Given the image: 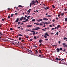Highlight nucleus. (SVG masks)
Masks as SVG:
<instances>
[{
    "mask_svg": "<svg viewBox=\"0 0 67 67\" xmlns=\"http://www.w3.org/2000/svg\"><path fill=\"white\" fill-rule=\"evenodd\" d=\"M62 44L64 47H67V44H66L65 43H63Z\"/></svg>",
    "mask_w": 67,
    "mask_h": 67,
    "instance_id": "obj_1",
    "label": "nucleus"
},
{
    "mask_svg": "<svg viewBox=\"0 0 67 67\" xmlns=\"http://www.w3.org/2000/svg\"><path fill=\"white\" fill-rule=\"evenodd\" d=\"M40 28L39 27H37L36 28V29H32V30H36V31H37L38 30H40Z\"/></svg>",
    "mask_w": 67,
    "mask_h": 67,
    "instance_id": "obj_2",
    "label": "nucleus"
},
{
    "mask_svg": "<svg viewBox=\"0 0 67 67\" xmlns=\"http://www.w3.org/2000/svg\"><path fill=\"white\" fill-rule=\"evenodd\" d=\"M60 27V26L59 25H58L57 27H55L54 28V29H58V28Z\"/></svg>",
    "mask_w": 67,
    "mask_h": 67,
    "instance_id": "obj_3",
    "label": "nucleus"
},
{
    "mask_svg": "<svg viewBox=\"0 0 67 67\" xmlns=\"http://www.w3.org/2000/svg\"><path fill=\"white\" fill-rule=\"evenodd\" d=\"M27 52H29V53H31L32 52V51L31 50L28 49L27 50Z\"/></svg>",
    "mask_w": 67,
    "mask_h": 67,
    "instance_id": "obj_4",
    "label": "nucleus"
},
{
    "mask_svg": "<svg viewBox=\"0 0 67 67\" xmlns=\"http://www.w3.org/2000/svg\"><path fill=\"white\" fill-rule=\"evenodd\" d=\"M19 18H17V19L15 21V23H16V22H19Z\"/></svg>",
    "mask_w": 67,
    "mask_h": 67,
    "instance_id": "obj_5",
    "label": "nucleus"
},
{
    "mask_svg": "<svg viewBox=\"0 0 67 67\" xmlns=\"http://www.w3.org/2000/svg\"><path fill=\"white\" fill-rule=\"evenodd\" d=\"M24 18V17L23 16H22L20 18V21H22Z\"/></svg>",
    "mask_w": 67,
    "mask_h": 67,
    "instance_id": "obj_6",
    "label": "nucleus"
},
{
    "mask_svg": "<svg viewBox=\"0 0 67 67\" xmlns=\"http://www.w3.org/2000/svg\"><path fill=\"white\" fill-rule=\"evenodd\" d=\"M21 42H22L23 43H24V42H25V41H24V40H23V38H22L21 39Z\"/></svg>",
    "mask_w": 67,
    "mask_h": 67,
    "instance_id": "obj_7",
    "label": "nucleus"
},
{
    "mask_svg": "<svg viewBox=\"0 0 67 67\" xmlns=\"http://www.w3.org/2000/svg\"><path fill=\"white\" fill-rule=\"evenodd\" d=\"M32 5L35 3H36V1H32Z\"/></svg>",
    "mask_w": 67,
    "mask_h": 67,
    "instance_id": "obj_8",
    "label": "nucleus"
},
{
    "mask_svg": "<svg viewBox=\"0 0 67 67\" xmlns=\"http://www.w3.org/2000/svg\"><path fill=\"white\" fill-rule=\"evenodd\" d=\"M45 35H46V36H49V35H48V34L47 32L45 33Z\"/></svg>",
    "mask_w": 67,
    "mask_h": 67,
    "instance_id": "obj_9",
    "label": "nucleus"
},
{
    "mask_svg": "<svg viewBox=\"0 0 67 67\" xmlns=\"http://www.w3.org/2000/svg\"><path fill=\"white\" fill-rule=\"evenodd\" d=\"M56 51L57 52H59L60 51V49L59 48H57L56 49Z\"/></svg>",
    "mask_w": 67,
    "mask_h": 67,
    "instance_id": "obj_10",
    "label": "nucleus"
},
{
    "mask_svg": "<svg viewBox=\"0 0 67 67\" xmlns=\"http://www.w3.org/2000/svg\"><path fill=\"white\" fill-rule=\"evenodd\" d=\"M55 60H60V59L58 58H56Z\"/></svg>",
    "mask_w": 67,
    "mask_h": 67,
    "instance_id": "obj_11",
    "label": "nucleus"
},
{
    "mask_svg": "<svg viewBox=\"0 0 67 67\" xmlns=\"http://www.w3.org/2000/svg\"><path fill=\"white\" fill-rule=\"evenodd\" d=\"M1 32V31H0V35H1V36H2V35H3V33H2V32Z\"/></svg>",
    "mask_w": 67,
    "mask_h": 67,
    "instance_id": "obj_12",
    "label": "nucleus"
},
{
    "mask_svg": "<svg viewBox=\"0 0 67 67\" xmlns=\"http://www.w3.org/2000/svg\"><path fill=\"white\" fill-rule=\"evenodd\" d=\"M43 20H44V21H45V20L47 21L48 20V19L46 18H43Z\"/></svg>",
    "mask_w": 67,
    "mask_h": 67,
    "instance_id": "obj_13",
    "label": "nucleus"
},
{
    "mask_svg": "<svg viewBox=\"0 0 67 67\" xmlns=\"http://www.w3.org/2000/svg\"><path fill=\"white\" fill-rule=\"evenodd\" d=\"M60 13H61V15L62 16H63V15H64V13H62V12H60Z\"/></svg>",
    "mask_w": 67,
    "mask_h": 67,
    "instance_id": "obj_14",
    "label": "nucleus"
},
{
    "mask_svg": "<svg viewBox=\"0 0 67 67\" xmlns=\"http://www.w3.org/2000/svg\"><path fill=\"white\" fill-rule=\"evenodd\" d=\"M18 36H23V35L22 34H19L18 35Z\"/></svg>",
    "mask_w": 67,
    "mask_h": 67,
    "instance_id": "obj_15",
    "label": "nucleus"
},
{
    "mask_svg": "<svg viewBox=\"0 0 67 67\" xmlns=\"http://www.w3.org/2000/svg\"><path fill=\"white\" fill-rule=\"evenodd\" d=\"M37 21H43V19H39V20H37Z\"/></svg>",
    "mask_w": 67,
    "mask_h": 67,
    "instance_id": "obj_16",
    "label": "nucleus"
},
{
    "mask_svg": "<svg viewBox=\"0 0 67 67\" xmlns=\"http://www.w3.org/2000/svg\"><path fill=\"white\" fill-rule=\"evenodd\" d=\"M34 40H36V39H37L36 38V36H34Z\"/></svg>",
    "mask_w": 67,
    "mask_h": 67,
    "instance_id": "obj_17",
    "label": "nucleus"
},
{
    "mask_svg": "<svg viewBox=\"0 0 67 67\" xmlns=\"http://www.w3.org/2000/svg\"><path fill=\"white\" fill-rule=\"evenodd\" d=\"M39 43H42V40H40L39 41Z\"/></svg>",
    "mask_w": 67,
    "mask_h": 67,
    "instance_id": "obj_18",
    "label": "nucleus"
},
{
    "mask_svg": "<svg viewBox=\"0 0 67 67\" xmlns=\"http://www.w3.org/2000/svg\"><path fill=\"white\" fill-rule=\"evenodd\" d=\"M38 53V51L36 50H35V54H37Z\"/></svg>",
    "mask_w": 67,
    "mask_h": 67,
    "instance_id": "obj_19",
    "label": "nucleus"
},
{
    "mask_svg": "<svg viewBox=\"0 0 67 67\" xmlns=\"http://www.w3.org/2000/svg\"><path fill=\"white\" fill-rule=\"evenodd\" d=\"M27 27H31V26H32V25H27Z\"/></svg>",
    "mask_w": 67,
    "mask_h": 67,
    "instance_id": "obj_20",
    "label": "nucleus"
},
{
    "mask_svg": "<svg viewBox=\"0 0 67 67\" xmlns=\"http://www.w3.org/2000/svg\"><path fill=\"white\" fill-rule=\"evenodd\" d=\"M21 38V37H19V41H20L21 40H22V39L21 38Z\"/></svg>",
    "mask_w": 67,
    "mask_h": 67,
    "instance_id": "obj_21",
    "label": "nucleus"
},
{
    "mask_svg": "<svg viewBox=\"0 0 67 67\" xmlns=\"http://www.w3.org/2000/svg\"><path fill=\"white\" fill-rule=\"evenodd\" d=\"M31 10V9H30L29 10H28L27 12H28L29 13H30V11Z\"/></svg>",
    "mask_w": 67,
    "mask_h": 67,
    "instance_id": "obj_22",
    "label": "nucleus"
},
{
    "mask_svg": "<svg viewBox=\"0 0 67 67\" xmlns=\"http://www.w3.org/2000/svg\"><path fill=\"white\" fill-rule=\"evenodd\" d=\"M59 49H60V51H62V50H63V48H60Z\"/></svg>",
    "mask_w": 67,
    "mask_h": 67,
    "instance_id": "obj_23",
    "label": "nucleus"
},
{
    "mask_svg": "<svg viewBox=\"0 0 67 67\" xmlns=\"http://www.w3.org/2000/svg\"><path fill=\"white\" fill-rule=\"evenodd\" d=\"M18 25H20V24H21V22H18Z\"/></svg>",
    "mask_w": 67,
    "mask_h": 67,
    "instance_id": "obj_24",
    "label": "nucleus"
},
{
    "mask_svg": "<svg viewBox=\"0 0 67 67\" xmlns=\"http://www.w3.org/2000/svg\"><path fill=\"white\" fill-rule=\"evenodd\" d=\"M32 3H31L30 4V7H31V6H32Z\"/></svg>",
    "mask_w": 67,
    "mask_h": 67,
    "instance_id": "obj_25",
    "label": "nucleus"
},
{
    "mask_svg": "<svg viewBox=\"0 0 67 67\" xmlns=\"http://www.w3.org/2000/svg\"><path fill=\"white\" fill-rule=\"evenodd\" d=\"M41 56H42V57L43 56V55H39V56H38V57H42Z\"/></svg>",
    "mask_w": 67,
    "mask_h": 67,
    "instance_id": "obj_26",
    "label": "nucleus"
},
{
    "mask_svg": "<svg viewBox=\"0 0 67 67\" xmlns=\"http://www.w3.org/2000/svg\"><path fill=\"white\" fill-rule=\"evenodd\" d=\"M44 37L46 38H47V36H46L45 35L44 36Z\"/></svg>",
    "mask_w": 67,
    "mask_h": 67,
    "instance_id": "obj_27",
    "label": "nucleus"
},
{
    "mask_svg": "<svg viewBox=\"0 0 67 67\" xmlns=\"http://www.w3.org/2000/svg\"><path fill=\"white\" fill-rule=\"evenodd\" d=\"M29 21V19H25V22H27V21Z\"/></svg>",
    "mask_w": 67,
    "mask_h": 67,
    "instance_id": "obj_28",
    "label": "nucleus"
},
{
    "mask_svg": "<svg viewBox=\"0 0 67 67\" xmlns=\"http://www.w3.org/2000/svg\"><path fill=\"white\" fill-rule=\"evenodd\" d=\"M63 39L64 40H67V38L66 37H64L63 38Z\"/></svg>",
    "mask_w": 67,
    "mask_h": 67,
    "instance_id": "obj_29",
    "label": "nucleus"
},
{
    "mask_svg": "<svg viewBox=\"0 0 67 67\" xmlns=\"http://www.w3.org/2000/svg\"><path fill=\"white\" fill-rule=\"evenodd\" d=\"M31 32H35V31L34 30H32V31H30Z\"/></svg>",
    "mask_w": 67,
    "mask_h": 67,
    "instance_id": "obj_30",
    "label": "nucleus"
},
{
    "mask_svg": "<svg viewBox=\"0 0 67 67\" xmlns=\"http://www.w3.org/2000/svg\"><path fill=\"white\" fill-rule=\"evenodd\" d=\"M47 16L48 17H49L50 18H51L52 16L51 15H47Z\"/></svg>",
    "mask_w": 67,
    "mask_h": 67,
    "instance_id": "obj_31",
    "label": "nucleus"
},
{
    "mask_svg": "<svg viewBox=\"0 0 67 67\" xmlns=\"http://www.w3.org/2000/svg\"><path fill=\"white\" fill-rule=\"evenodd\" d=\"M30 16H29L28 17H27V18L28 19H30Z\"/></svg>",
    "mask_w": 67,
    "mask_h": 67,
    "instance_id": "obj_32",
    "label": "nucleus"
},
{
    "mask_svg": "<svg viewBox=\"0 0 67 67\" xmlns=\"http://www.w3.org/2000/svg\"><path fill=\"white\" fill-rule=\"evenodd\" d=\"M32 40H33V39L32 38L30 39V40H29V41H32Z\"/></svg>",
    "mask_w": 67,
    "mask_h": 67,
    "instance_id": "obj_33",
    "label": "nucleus"
},
{
    "mask_svg": "<svg viewBox=\"0 0 67 67\" xmlns=\"http://www.w3.org/2000/svg\"><path fill=\"white\" fill-rule=\"evenodd\" d=\"M65 21H66V22H67V18H65Z\"/></svg>",
    "mask_w": 67,
    "mask_h": 67,
    "instance_id": "obj_34",
    "label": "nucleus"
},
{
    "mask_svg": "<svg viewBox=\"0 0 67 67\" xmlns=\"http://www.w3.org/2000/svg\"><path fill=\"white\" fill-rule=\"evenodd\" d=\"M26 31H31V30H27V29H26Z\"/></svg>",
    "mask_w": 67,
    "mask_h": 67,
    "instance_id": "obj_35",
    "label": "nucleus"
},
{
    "mask_svg": "<svg viewBox=\"0 0 67 67\" xmlns=\"http://www.w3.org/2000/svg\"><path fill=\"white\" fill-rule=\"evenodd\" d=\"M18 7H22V6L21 5H19L18 6Z\"/></svg>",
    "mask_w": 67,
    "mask_h": 67,
    "instance_id": "obj_36",
    "label": "nucleus"
},
{
    "mask_svg": "<svg viewBox=\"0 0 67 67\" xmlns=\"http://www.w3.org/2000/svg\"><path fill=\"white\" fill-rule=\"evenodd\" d=\"M35 19H33L32 20V22H33L34 21H35Z\"/></svg>",
    "mask_w": 67,
    "mask_h": 67,
    "instance_id": "obj_37",
    "label": "nucleus"
},
{
    "mask_svg": "<svg viewBox=\"0 0 67 67\" xmlns=\"http://www.w3.org/2000/svg\"><path fill=\"white\" fill-rule=\"evenodd\" d=\"M10 30L11 31H12V30H13V28H10Z\"/></svg>",
    "mask_w": 67,
    "mask_h": 67,
    "instance_id": "obj_38",
    "label": "nucleus"
},
{
    "mask_svg": "<svg viewBox=\"0 0 67 67\" xmlns=\"http://www.w3.org/2000/svg\"><path fill=\"white\" fill-rule=\"evenodd\" d=\"M32 34L33 35H35V32H34Z\"/></svg>",
    "mask_w": 67,
    "mask_h": 67,
    "instance_id": "obj_39",
    "label": "nucleus"
},
{
    "mask_svg": "<svg viewBox=\"0 0 67 67\" xmlns=\"http://www.w3.org/2000/svg\"><path fill=\"white\" fill-rule=\"evenodd\" d=\"M13 15H14V14H12L11 15V17H12L13 16Z\"/></svg>",
    "mask_w": 67,
    "mask_h": 67,
    "instance_id": "obj_40",
    "label": "nucleus"
},
{
    "mask_svg": "<svg viewBox=\"0 0 67 67\" xmlns=\"http://www.w3.org/2000/svg\"><path fill=\"white\" fill-rule=\"evenodd\" d=\"M52 7H53V8H55V6H54V5H52Z\"/></svg>",
    "mask_w": 67,
    "mask_h": 67,
    "instance_id": "obj_41",
    "label": "nucleus"
},
{
    "mask_svg": "<svg viewBox=\"0 0 67 67\" xmlns=\"http://www.w3.org/2000/svg\"><path fill=\"white\" fill-rule=\"evenodd\" d=\"M39 53H41V50H39Z\"/></svg>",
    "mask_w": 67,
    "mask_h": 67,
    "instance_id": "obj_42",
    "label": "nucleus"
},
{
    "mask_svg": "<svg viewBox=\"0 0 67 67\" xmlns=\"http://www.w3.org/2000/svg\"><path fill=\"white\" fill-rule=\"evenodd\" d=\"M56 34L57 35H58V32H57Z\"/></svg>",
    "mask_w": 67,
    "mask_h": 67,
    "instance_id": "obj_43",
    "label": "nucleus"
},
{
    "mask_svg": "<svg viewBox=\"0 0 67 67\" xmlns=\"http://www.w3.org/2000/svg\"><path fill=\"white\" fill-rule=\"evenodd\" d=\"M49 26H50V27H52V26L51 25H49Z\"/></svg>",
    "mask_w": 67,
    "mask_h": 67,
    "instance_id": "obj_44",
    "label": "nucleus"
},
{
    "mask_svg": "<svg viewBox=\"0 0 67 67\" xmlns=\"http://www.w3.org/2000/svg\"><path fill=\"white\" fill-rule=\"evenodd\" d=\"M42 25L43 24H42L41 23L39 25Z\"/></svg>",
    "mask_w": 67,
    "mask_h": 67,
    "instance_id": "obj_45",
    "label": "nucleus"
},
{
    "mask_svg": "<svg viewBox=\"0 0 67 67\" xmlns=\"http://www.w3.org/2000/svg\"><path fill=\"white\" fill-rule=\"evenodd\" d=\"M36 2L38 4L39 3L38 2V1H37V0H36Z\"/></svg>",
    "mask_w": 67,
    "mask_h": 67,
    "instance_id": "obj_46",
    "label": "nucleus"
},
{
    "mask_svg": "<svg viewBox=\"0 0 67 67\" xmlns=\"http://www.w3.org/2000/svg\"><path fill=\"white\" fill-rule=\"evenodd\" d=\"M60 16V14H59V15H58V17H59V16Z\"/></svg>",
    "mask_w": 67,
    "mask_h": 67,
    "instance_id": "obj_47",
    "label": "nucleus"
},
{
    "mask_svg": "<svg viewBox=\"0 0 67 67\" xmlns=\"http://www.w3.org/2000/svg\"><path fill=\"white\" fill-rule=\"evenodd\" d=\"M42 30H43V31H46V30H45V29H42Z\"/></svg>",
    "mask_w": 67,
    "mask_h": 67,
    "instance_id": "obj_48",
    "label": "nucleus"
},
{
    "mask_svg": "<svg viewBox=\"0 0 67 67\" xmlns=\"http://www.w3.org/2000/svg\"><path fill=\"white\" fill-rule=\"evenodd\" d=\"M34 24H36V25H37V23H34Z\"/></svg>",
    "mask_w": 67,
    "mask_h": 67,
    "instance_id": "obj_49",
    "label": "nucleus"
},
{
    "mask_svg": "<svg viewBox=\"0 0 67 67\" xmlns=\"http://www.w3.org/2000/svg\"><path fill=\"white\" fill-rule=\"evenodd\" d=\"M2 21H4V19H2Z\"/></svg>",
    "mask_w": 67,
    "mask_h": 67,
    "instance_id": "obj_50",
    "label": "nucleus"
},
{
    "mask_svg": "<svg viewBox=\"0 0 67 67\" xmlns=\"http://www.w3.org/2000/svg\"><path fill=\"white\" fill-rule=\"evenodd\" d=\"M24 20H25L26 19V18L25 17L24 18H23Z\"/></svg>",
    "mask_w": 67,
    "mask_h": 67,
    "instance_id": "obj_51",
    "label": "nucleus"
},
{
    "mask_svg": "<svg viewBox=\"0 0 67 67\" xmlns=\"http://www.w3.org/2000/svg\"><path fill=\"white\" fill-rule=\"evenodd\" d=\"M65 9H64V10H65V11H66V8H65Z\"/></svg>",
    "mask_w": 67,
    "mask_h": 67,
    "instance_id": "obj_52",
    "label": "nucleus"
},
{
    "mask_svg": "<svg viewBox=\"0 0 67 67\" xmlns=\"http://www.w3.org/2000/svg\"><path fill=\"white\" fill-rule=\"evenodd\" d=\"M8 19H10V16H8Z\"/></svg>",
    "mask_w": 67,
    "mask_h": 67,
    "instance_id": "obj_53",
    "label": "nucleus"
},
{
    "mask_svg": "<svg viewBox=\"0 0 67 67\" xmlns=\"http://www.w3.org/2000/svg\"><path fill=\"white\" fill-rule=\"evenodd\" d=\"M25 37L27 38H28V37H27V36H26Z\"/></svg>",
    "mask_w": 67,
    "mask_h": 67,
    "instance_id": "obj_54",
    "label": "nucleus"
},
{
    "mask_svg": "<svg viewBox=\"0 0 67 67\" xmlns=\"http://www.w3.org/2000/svg\"><path fill=\"white\" fill-rule=\"evenodd\" d=\"M46 9H49V7H47Z\"/></svg>",
    "mask_w": 67,
    "mask_h": 67,
    "instance_id": "obj_55",
    "label": "nucleus"
},
{
    "mask_svg": "<svg viewBox=\"0 0 67 67\" xmlns=\"http://www.w3.org/2000/svg\"><path fill=\"white\" fill-rule=\"evenodd\" d=\"M34 46L35 47H37L36 46H35V45H34Z\"/></svg>",
    "mask_w": 67,
    "mask_h": 67,
    "instance_id": "obj_56",
    "label": "nucleus"
},
{
    "mask_svg": "<svg viewBox=\"0 0 67 67\" xmlns=\"http://www.w3.org/2000/svg\"><path fill=\"white\" fill-rule=\"evenodd\" d=\"M58 43H59V44H60V41H59Z\"/></svg>",
    "mask_w": 67,
    "mask_h": 67,
    "instance_id": "obj_57",
    "label": "nucleus"
},
{
    "mask_svg": "<svg viewBox=\"0 0 67 67\" xmlns=\"http://www.w3.org/2000/svg\"><path fill=\"white\" fill-rule=\"evenodd\" d=\"M48 24V23H47V22L46 23H44V24Z\"/></svg>",
    "mask_w": 67,
    "mask_h": 67,
    "instance_id": "obj_58",
    "label": "nucleus"
},
{
    "mask_svg": "<svg viewBox=\"0 0 67 67\" xmlns=\"http://www.w3.org/2000/svg\"><path fill=\"white\" fill-rule=\"evenodd\" d=\"M43 4V5H44V6H45V7H46V5H45L44 4Z\"/></svg>",
    "mask_w": 67,
    "mask_h": 67,
    "instance_id": "obj_59",
    "label": "nucleus"
},
{
    "mask_svg": "<svg viewBox=\"0 0 67 67\" xmlns=\"http://www.w3.org/2000/svg\"><path fill=\"white\" fill-rule=\"evenodd\" d=\"M53 46H57V45H54Z\"/></svg>",
    "mask_w": 67,
    "mask_h": 67,
    "instance_id": "obj_60",
    "label": "nucleus"
},
{
    "mask_svg": "<svg viewBox=\"0 0 67 67\" xmlns=\"http://www.w3.org/2000/svg\"><path fill=\"white\" fill-rule=\"evenodd\" d=\"M53 26H55V24H53Z\"/></svg>",
    "mask_w": 67,
    "mask_h": 67,
    "instance_id": "obj_61",
    "label": "nucleus"
},
{
    "mask_svg": "<svg viewBox=\"0 0 67 67\" xmlns=\"http://www.w3.org/2000/svg\"><path fill=\"white\" fill-rule=\"evenodd\" d=\"M41 45H42V44H39V46H41Z\"/></svg>",
    "mask_w": 67,
    "mask_h": 67,
    "instance_id": "obj_62",
    "label": "nucleus"
},
{
    "mask_svg": "<svg viewBox=\"0 0 67 67\" xmlns=\"http://www.w3.org/2000/svg\"><path fill=\"white\" fill-rule=\"evenodd\" d=\"M45 40H46V41H48V39H45Z\"/></svg>",
    "mask_w": 67,
    "mask_h": 67,
    "instance_id": "obj_63",
    "label": "nucleus"
},
{
    "mask_svg": "<svg viewBox=\"0 0 67 67\" xmlns=\"http://www.w3.org/2000/svg\"><path fill=\"white\" fill-rule=\"evenodd\" d=\"M37 25H40V24L38 23H37Z\"/></svg>",
    "mask_w": 67,
    "mask_h": 67,
    "instance_id": "obj_64",
    "label": "nucleus"
}]
</instances>
